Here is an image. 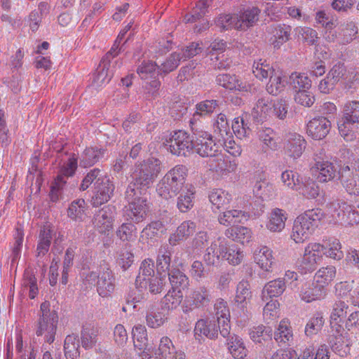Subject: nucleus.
I'll list each match as a JSON object with an SVG mask.
<instances>
[{
    "mask_svg": "<svg viewBox=\"0 0 359 359\" xmlns=\"http://www.w3.org/2000/svg\"><path fill=\"white\" fill-rule=\"evenodd\" d=\"M323 217V212L319 208L311 209L299 215L294 221L291 238L297 244L308 240Z\"/></svg>",
    "mask_w": 359,
    "mask_h": 359,
    "instance_id": "nucleus-1",
    "label": "nucleus"
},
{
    "mask_svg": "<svg viewBox=\"0 0 359 359\" xmlns=\"http://www.w3.org/2000/svg\"><path fill=\"white\" fill-rule=\"evenodd\" d=\"M187 175V169L184 165L175 166L158 183L157 194L166 200L174 198L183 190Z\"/></svg>",
    "mask_w": 359,
    "mask_h": 359,
    "instance_id": "nucleus-2",
    "label": "nucleus"
},
{
    "mask_svg": "<svg viewBox=\"0 0 359 359\" xmlns=\"http://www.w3.org/2000/svg\"><path fill=\"white\" fill-rule=\"evenodd\" d=\"M40 312L36 324V334L43 336L45 341L51 344L55 340L58 323L57 313L55 310L50 309V303L47 301L41 304Z\"/></svg>",
    "mask_w": 359,
    "mask_h": 359,
    "instance_id": "nucleus-3",
    "label": "nucleus"
},
{
    "mask_svg": "<svg viewBox=\"0 0 359 359\" xmlns=\"http://www.w3.org/2000/svg\"><path fill=\"white\" fill-rule=\"evenodd\" d=\"M161 170V161L157 158H150L136 165L131 177L136 179L141 186L149 187Z\"/></svg>",
    "mask_w": 359,
    "mask_h": 359,
    "instance_id": "nucleus-4",
    "label": "nucleus"
},
{
    "mask_svg": "<svg viewBox=\"0 0 359 359\" xmlns=\"http://www.w3.org/2000/svg\"><path fill=\"white\" fill-rule=\"evenodd\" d=\"M359 123V101H350L344 104L343 116L338 123L339 133L348 141L353 137L351 127Z\"/></svg>",
    "mask_w": 359,
    "mask_h": 359,
    "instance_id": "nucleus-5",
    "label": "nucleus"
},
{
    "mask_svg": "<svg viewBox=\"0 0 359 359\" xmlns=\"http://www.w3.org/2000/svg\"><path fill=\"white\" fill-rule=\"evenodd\" d=\"M194 149L202 157H213L219 152V146L214 142L210 134L198 128L192 126Z\"/></svg>",
    "mask_w": 359,
    "mask_h": 359,
    "instance_id": "nucleus-6",
    "label": "nucleus"
},
{
    "mask_svg": "<svg viewBox=\"0 0 359 359\" xmlns=\"http://www.w3.org/2000/svg\"><path fill=\"white\" fill-rule=\"evenodd\" d=\"M77 166V158L73 154L60 168L59 174L50 187V198L53 202H56L59 199L61 191L66 184L65 177L72 176L75 173Z\"/></svg>",
    "mask_w": 359,
    "mask_h": 359,
    "instance_id": "nucleus-7",
    "label": "nucleus"
},
{
    "mask_svg": "<svg viewBox=\"0 0 359 359\" xmlns=\"http://www.w3.org/2000/svg\"><path fill=\"white\" fill-rule=\"evenodd\" d=\"M149 210L147 199L137 198L125 206L123 216L126 221L137 224L146 219Z\"/></svg>",
    "mask_w": 359,
    "mask_h": 359,
    "instance_id": "nucleus-8",
    "label": "nucleus"
},
{
    "mask_svg": "<svg viewBox=\"0 0 359 359\" xmlns=\"http://www.w3.org/2000/svg\"><path fill=\"white\" fill-rule=\"evenodd\" d=\"M94 184V194L91 199L93 207H99L108 202L114 196L115 185L109 177L107 176Z\"/></svg>",
    "mask_w": 359,
    "mask_h": 359,
    "instance_id": "nucleus-9",
    "label": "nucleus"
},
{
    "mask_svg": "<svg viewBox=\"0 0 359 359\" xmlns=\"http://www.w3.org/2000/svg\"><path fill=\"white\" fill-rule=\"evenodd\" d=\"M194 138L190 140L188 134L182 130L176 131L168 141V146L172 154L187 156L194 149Z\"/></svg>",
    "mask_w": 359,
    "mask_h": 359,
    "instance_id": "nucleus-10",
    "label": "nucleus"
},
{
    "mask_svg": "<svg viewBox=\"0 0 359 359\" xmlns=\"http://www.w3.org/2000/svg\"><path fill=\"white\" fill-rule=\"evenodd\" d=\"M210 302V294L208 288L200 286L193 290L190 294L187 296L182 310L184 313H189L194 309L206 306Z\"/></svg>",
    "mask_w": 359,
    "mask_h": 359,
    "instance_id": "nucleus-11",
    "label": "nucleus"
},
{
    "mask_svg": "<svg viewBox=\"0 0 359 359\" xmlns=\"http://www.w3.org/2000/svg\"><path fill=\"white\" fill-rule=\"evenodd\" d=\"M115 210L114 206L108 205L95 213L93 224L99 232L103 233L112 229Z\"/></svg>",
    "mask_w": 359,
    "mask_h": 359,
    "instance_id": "nucleus-12",
    "label": "nucleus"
},
{
    "mask_svg": "<svg viewBox=\"0 0 359 359\" xmlns=\"http://www.w3.org/2000/svg\"><path fill=\"white\" fill-rule=\"evenodd\" d=\"M339 180L351 195H359V176L353 168L344 165L340 167L339 172Z\"/></svg>",
    "mask_w": 359,
    "mask_h": 359,
    "instance_id": "nucleus-13",
    "label": "nucleus"
},
{
    "mask_svg": "<svg viewBox=\"0 0 359 359\" xmlns=\"http://www.w3.org/2000/svg\"><path fill=\"white\" fill-rule=\"evenodd\" d=\"M215 316L217 317L219 333L223 337H227L230 334V312L227 303L222 299H219L215 304Z\"/></svg>",
    "mask_w": 359,
    "mask_h": 359,
    "instance_id": "nucleus-14",
    "label": "nucleus"
},
{
    "mask_svg": "<svg viewBox=\"0 0 359 359\" xmlns=\"http://www.w3.org/2000/svg\"><path fill=\"white\" fill-rule=\"evenodd\" d=\"M331 128V122L324 116L313 118L307 123L306 133L313 140L325 138Z\"/></svg>",
    "mask_w": 359,
    "mask_h": 359,
    "instance_id": "nucleus-15",
    "label": "nucleus"
},
{
    "mask_svg": "<svg viewBox=\"0 0 359 359\" xmlns=\"http://www.w3.org/2000/svg\"><path fill=\"white\" fill-rule=\"evenodd\" d=\"M306 146V142L301 135L292 133H289L285 139L284 150L285 154L293 158L302 156Z\"/></svg>",
    "mask_w": 359,
    "mask_h": 359,
    "instance_id": "nucleus-16",
    "label": "nucleus"
},
{
    "mask_svg": "<svg viewBox=\"0 0 359 359\" xmlns=\"http://www.w3.org/2000/svg\"><path fill=\"white\" fill-rule=\"evenodd\" d=\"M316 161L312 169L316 172L317 180L320 182H327L335 177L337 169L334 164L327 161H321V158L315 155Z\"/></svg>",
    "mask_w": 359,
    "mask_h": 359,
    "instance_id": "nucleus-17",
    "label": "nucleus"
},
{
    "mask_svg": "<svg viewBox=\"0 0 359 359\" xmlns=\"http://www.w3.org/2000/svg\"><path fill=\"white\" fill-rule=\"evenodd\" d=\"M209 160L210 170L219 173L231 172L236 170L237 164L229 156L216 153V156Z\"/></svg>",
    "mask_w": 359,
    "mask_h": 359,
    "instance_id": "nucleus-18",
    "label": "nucleus"
},
{
    "mask_svg": "<svg viewBox=\"0 0 359 359\" xmlns=\"http://www.w3.org/2000/svg\"><path fill=\"white\" fill-rule=\"evenodd\" d=\"M165 231L161 221H154L148 224L142 231L140 241L142 245H154L157 238Z\"/></svg>",
    "mask_w": 359,
    "mask_h": 359,
    "instance_id": "nucleus-19",
    "label": "nucleus"
},
{
    "mask_svg": "<svg viewBox=\"0 0 359 359\" xmlns=\"http://www.w3.org/2000/svg\"><path fill=\"white\" fill-rule=\"evenodd\" d=\"M260 10L255 6L248 7L243 11H240L237 14L239 20L238 26H236L238 30H246L248 28L252 27L259 19Z\"/></svg>",
    "mask_w": 359,
    "mask_h": 359,
    "instance_id": "nucleus-20",
    "label": "nucleus"
},
{
    "mask_svg": "<svg viewBox=\"0 0 359 359\" xmlns=\"http://www.w3.org/2000/svg\"><path fill=\"white\" fill-rule=\"evenodd\" d=\"M115 289V278L112 271L107 269L100 273L97 281V291L103 297L109 296Z\"/></svg>",
    "mask_w": 359,
    "mask_h": 359,
    "instance_id": "nucleus-21",
    "label": "nucleus"
},
{
    "mask_svg": "<svg viewBox=\"0 0 359 359\" xmlns=\"http://www.w3.org/2000/svg\"><path fill=\"white\" fill-rule=\"evenodd\" d=\"M326 288L313 281L304 285L301 292L302 299L306 302L320 300L326 296Z\"/></svg>",
    "mask_w": 359,
    "mask_h": 359,
    "instance_id": "nucleus-22",
    "label": "nucleus"
},
{
    "mask_svg": "<svg viewBox=\"0 0 359 359\" xmlns=\"http://www.w3.org/2000/svg\"><path fill=\"white\" fill-rule=\"evenodd\" d=\"M258 137L262 142V148L264 152L276 151L279 148V142L276 133L270 128H264L258 132Z\"/></svg>",
    "mask_w": 359,
    "mask_h": 359,
    "instance_id": "nucleus-23",
    "label": "nucleus"
},
{
    "mask_svg": "<svg viewBox=\"0 0 359 359\" xmlns=\"http://www.w3.org/2000/svg\"><path fill=\"white\" fill-rule=\"evenodd\" d=\"M287 215L284 210L276 208L269 217L266 228L272 232H280L285 226Z\"/></svg>",
    "mask_w": 359,
    "mask_h": 359,
    "instance_id": "nucleus-24",
    "label": "nucleus"
},
{
    "mask_svg": "<svg viewBox=\"0 0 359 359\" xmlns=\"http://www.w3.org/2000/svg\"><path fill=\"white\" fill-rule=\"evenodd\" d=\"M99 330L93 324H86L81 332V341L85 349L93 348L98 340Z\"/></svg>",
    "mask_w": 359,
    "mask_h": 359,
    "instance_id": "nucleus-25",
    "label": "nucleus"
},
{
    "mask_svg": "<svg viewBox=\"0 0 359 359\" xmlns=\"http://www.w3.org/2000/svg\"><path fill=\"white\" fill-rule=\"evenodd\" d=\"M216 81L219 86L231 90H247L245 84L235 75L219 74L216 78Z\"/></svg>",
    "mask_w": 359,
    "mask_h": 359,
    "instance_id": "nucleus-26",
    "label": "nucleus"
},
{
    "mask_svg": "<svg viewBox=\"0 0 359 359\" xmlns=\"http://www.w3.org/2000/svg\"><path fill=\"white\" fill-rule=\"evenodd\" d=\"M105 150L97 147H88L80 156V166L90 167L100 161L103 156Z\"/></svg>",
    "mask_w": 359,
    "mask_h": 359,
    "instance_id": "nucleus-27",
    "label": "nucleus"
},
{
    "mask_svg": "<svg viewBox=\"0 0 359 359\" xmlns=\"http://www.w3.org/2000/svg\"><path fill=\"white\" fill-rule=\"evenodd\" d=\"M246 219L244 212L239 210H229L223 212L218 216V222L220 224L226 226H235L241 223L243 220Z\"/></svg>",
    "mask_w": 359,
    "mask_h": 359,
    "instance_id": "nucleus-28",
    "label": "nucleus"
},
{
    "mask_svg": "<svg viewBox=\"0 0 359 359\" xmlns=\"http://www.w3.org/2000/svg\"><path fill=\"white\" fill-rule=\"evenodd\" d=\"M225 235L227 238L243 245L248 244L251 238L250 230L244 226L229 228L226 230Z\"/></svg>",
    "mask_w": 359,
    "mask_h": 359,
    "instance_id": "nucleus-29",
    "label": "nucleus"
},
{
    "mask_svg": "<svg viewBox=\"0 0 359 359\" xmlns=\"http://www.w3.org/2000/svg\"><path fill=\"white\" fill-rule=\"evenodd\" d=\"M64 352L67 359H79L80 342L76 335L69 334L64 341Z\"/></svg>",
    "mask_w": 359,
    "mask_h": 359,
    "instance_id": "nucleus-30",
    "label": "nucleus"
},
{
    "mask_svg": "<svg viewBox=\"0 0 359 359\" xmlns=\"http://www.w3.org/2000/svg\"><path fill=\"white\" fill-rule=\"evenodd\" d=\"M252 297L250 285L247 281H241L236 287L235 303L238 306L244 309L247 306Z\"/></svg>",
    "mask_w": 359,
    "mask_h": 359,
    "instance_id": "nucleus-31",
    "label": "nucleus"
},
{
    "mask_svg": "<svg viewBox=\"0 0 359 359\" xmlns=\"http://www.w3.org/2000/svg\"><path fill=\"white\" fill-rule=\"evenodd\" d=\"M327 341L332 351L339 355L344 357L349 352L348 335L329 337Z\"/></svg>",
    "mask_w": 359,
    "mask_h": 359,
    "instance_id": "nucleus-32",
    "label": "nucleus"
},
{
    "mask_svg": "<svg viewBox=\"0 0 359 359\" xmlns=\"http://www.w3.org/2000/svg\"><path fill=\"white\" fill-rule=\"evenodd\" d=\"M218 325L208 319H201L197 321L195 326L196 334L204 335L210 339H215L218 335Z\"/></svg>",
    "mask_w": 359,
    "mask_h": 359,
    "instance_id": "nucleus-33",
    "label": "nucleus"
},
{
    "mask_svg": "<svg viewBox=\"0 0 359 359\" xmlns=\"http://www.w3.org/2000/svg\"><path fill=\"white\" fill-rule=\"evenodd\" d=\"M109 64L105 60H102L99 65L95 72L93 74V84L95 87H100L104 83H108L111 77L112 74L109 71Z\"/></svg>",
    "mask_w": 359,
    "mask_h": 359,
    "instance_id": "nucleus-34",
    "label": "nucleus"
},
{
    "mask_svg": "<svg viewBox=\"0 0 359 359\" xmlns=\"http://www.w3.org/2000/svg\"><path fill=\"white\" fill-rule=\"evenodd\" d=\"M254 258L262 269L268 271L273 263V252L271 248H258L254 252Z\"/></svg>",
    "mask_w": 359,
    "mask_h": 359,
    "instance_id": "nucleus-35",
    "label": "nucleus"
},
{
    "mask_svg": "<svg viewBox=\"0 0 359 359\" xmlns=\"http://www.w3.org/2000/svg\"><path fill=\"white\" fill-rule=\"evenodd\" d=\"M56 232L54 227L50 223H46L40 230L39 243L38 247H49L51 244V240L53 236H55ZM60 235L57 238L55 237V245H60Z\"/></svg>",
    "mask_w": 359,
    "mask_h": 359,
    "instance_id": "nucleus-36",
    "label": "nucleus"
},
{
    "mask_svg": "<svg viewBox=\"0 0 359 359\" xmlns=\"http://www.w3.org/2000/svg\"><path fill=\"white\" fill-rule=\"evenodd\" d=\"M158 276H152L149 278H144L140 284L144 285L146 290L151 294H156L162 292L165 283V278L167 276H163L161 274H158Z\"/></svg>",
    "mask_w": 359,
    "mask_h": 359,
    "instance_id": "nucleus-37",
    "label": "nucleus"
},
{
    "mask_svg": "<svg viewBox=\"0 0 359 359\" xmlns=\"http://www.w3.org/2000/svg\"><path fill=\"white\" fill-rule=\"evenodd\" d=\"M336 269L334 266H327L320 269L315 274L313 280L323 287L325 288L334 280Z\"/></svg>",
    "mask_w": 359,
    "mask_h": 359,
    "instance_id": "nucleus-38",
    "label": "nucleus"
},
{
    "mask_svg": "<svg viewBox=\"0 0 359 359\" xmlns=\"http://www.w3.org/2000/svg\"><path fill=\"white\" fill-rule=\"evenodd\" d=\"M183 299V294L180 290L172 288L164 296L162 303L164 307L168 310L177 308Z\"/></svg>",
    "mask_w": 359,
    "mask_h": 359,
    "instance_id": "nucleus-39",
    "label": "nucleus"
},
{
    "mask_svg": "<svg viewBox=\"0 0 359 359\" xmlns=\"http://www.w3.org/2000/svg\"><path fill=\"white\" fill-rule=\"evenodd\" d=\"M272 105L267 99H259L253 107V116L260 120L266 119L272 115Z\"/></svg>",
    "mask_w": 359,
    "mask_h": 359,
    "instance_id": "nucleus-40",
    "label": "nucleus"
},
{
    "mask_svg": "<svg viewBox=\"0 0 359 359\" xmlns=\"http://www.w3.org/2000/svg\"><path fill=\"white\" fill-rule=\"evenodd\" d=\"M319 248H306L302 257V266L306 271H313L321 258Z\"/></svg>",
    "mask_w": 359,
    "mask_h": 359,
    "instance_id": "nucleus-41",
    "label": "nucleus"
},
{
    "mask_svg": "<svg viewBox=\"0 0 359 359\" xmlns=\"http://www.w3.org/2000/svg\"><path fill=\"white\" fill-rule=\"evenodd\" d=\"M132 334L134 346L136 349H144L147 347V331L144 325H135L133 329Z\"/></svg>",
    "mask_w": 359,
    "mask_h": 359,
    "instance_id": "nucleus-42",
    "label": "nucleus"
},
{
    "mask_svg": "<svg viewBox=\"0 0 359 359\" xmlns=\"http://www.w3.org/2000/svg\"><path fill=\"white\" fill-rule=\"evenodd\" d=\"M229 351L236 359H243L248 353V350L243 339L238 337H232L229 343Z\"/></svg>",
    "mask_w": 359,
    "mask_h": 359,
    "instance_id": "nucleus-43",
    "label": "nucleus"
},
{
    "mask_svg": "<svg viewBox=\"0 0 359 359\" xmlns=\"http://www.w3.org/2000/svg\"><path fill=\"white\" fill-rule=\"evenodd\" d=\"M276 71L265 61L259 60L254 62L252 65V72L254 75L259 80L266 79L270 77L271 74Z\"/></svg>",
    "mask_w": 359,
    "mask_h": 359,
    "instance_id": "nucleus-44",
    "label": "nucleus"
},
{
    "mask_svg": "<svg viewBox=\"0 0 359 359\" xmlns=\"http://www.w3.org/2000/svg\"><path fill=\"white\" fill-rule=\"evenodd\" d=\"M290 83L292 87L298 90L310 89L311 80L304 73L293 72L290 76Z\"/></svg>",
    "mask_w": 359,
    "mask_h": 359,
    "instance_id": "nucleus-45",
    "label": "nucleus"
},
{
    "mask_svg": "<svg viewBox=\"0 0 359 359\" xmlns=\"http://www.w3.org/2000/svg\"><path fill=\"white\" fill-rule=\"evenodd\" d=\"M86 201L79 198L72 202L68 209V216L75 220H82L85 216Z\"/></svg>",
    "mask_w": 359,
    "mask_h": 359,
    "instance_id": "nucleus-46",
    "label": "nucleus"
},
{
    "mask_svg": "<svg viewBox=\"0 0 359 359\" xmlns=\"http://www.w3.org/2000/svg\"><path fill=\"white\" fill-rule=\"evenodd\" d=\"M324 318L323 316L318 313L309 319L305 326V334L308 337H312L318 333L323 327Z\"/></svg>",
    "mask_w": 359,
    "mask_h": 359,
    "instance_id": "nucleus-47",
    "label": "nucleus"
},
{
    "mask_svg": "<svg viewBox=\"0 0 359 359\" xmlns=\"http://www.w3.org/2000/svg\"><path fill=\"white\" fill-rule=\"evenodd\" d=\"M292 338V332L287 320H283L280 322L277 331L275 332L274 339L278 343L285 344Z\"/></svg>",
    "mask_w": 359,
    "mask_h": 359,
    "instance_id": "nucleus-48",
    "label": "nucleus"
},
{
    "mask_svg": "<svg viewBox=\"0 0 359 359\" xmlns=\"http://www.w3.org/2000/svg\"><path fill=\"white\" fill-rule=\"evenodd\" d=\"M182 60L181 54L175 51L172 53L161 66H158V72L167 74L174 71Z\"/></svg>",
    "mask_w": 359,
    "mask_h": 359,
    "instance_id": "nucleus-49",
    "label": "nucleus"
},
{
    "mask_svg": "<svg viewBox=\"0 0 359 359\" xmlns=\"http://www.w3.org/2000/svg\"><path fill=\"white\" fill-rule=\"evenodd\" d=\"M209 198L212 205L219 208L230 203L231 196L224 190L215 189L210 192Z\"/></svg>",
    "mask_w": 359,
    "mask_h": 359,
    "instance_id": "nucleus-50",
    "label": "nucleus"
},
{
    "mask_svg": "<svg viewBox=\"0 0 359 359\" xmlns=\"http://www.w3.org/2000/svg\"><path fill=\"white\" fill-rule=\"evenodd\" d=\"M220 255L232 265L239 264L244 257L243 251L241 248H222Z\"/></svg>",
    "mask_w": 359,
    "mask_h": 359,
    "instance_id": "nucleus-51",
    "label": "nucleus"
},
{
    "mask_svg": "<svg viewBox=\"0 0 359 359\" xmlns=\"http://www.w3.org/2000/svg\"><path fill=\"white\" fill-rule=\"evenodd\" d=\"M285 87V81L282 79L280 73L276 72L269 77V81L266 85V90L269 93L276 95L281 92Z\"/></svg>",
    "mask_w": 359,
    "mask_h": 359,
    "instance_id": "nucleus-52",
    "label": "nucleus"
},
{
    "mask_svg": "<svg viewBox=\"0 0 359 359\" xmlns=\"http://www.w3.org/2000/svg\"><path fill=\"white\" fill-rule=\"evenodd\" d=\"M167 276H168L170 284L174 289L177 290L178 287L184 288L188 285V278L184 273L177 269H173L167 274Z\"/></svg>",
    "mask_w": 359,
    "mask_h": 359,
    "instance_id": "nucleus-53",
    "label": "nucleus"
},
{
    "mask_svg": "<svg viewBox=\"0 0 359 359\" xmlns=\"http://www.w3.org/2000/svg\"><path fill=\"white\" fill-rule=\"evenodd\" d=\"M296 190L308 198H315L319 195V187L311 180L299 184Z\"/></svg>",
    "mask_w": 359,
    "mask_h": 359,
    "instance_id": "nucleus-54",
    "label": "nucleus"
},
{
    "mask_svg": "<svg viewBox=\"0 0 359 359\" xmlns=\"http://www.w3.org/2000/svg\"><path fill=\"white\" fill-rule=\"evenodd\" d=\"M250 338L256 343H262L271 339L272 329L269 327L258 325L253 327L250 332Z\"/></svg>",
    "mask_w": 359,
    "mask_h": 359,
    "instance_id": "nucleus-55",
    "label": "nucleus"
},
{
    "mask_svg": "<svg viewBox=\"0 0 359 359\" xmlns=\"http://www.w3.org/2000/svg\"><path fill=\"white\" fill-rule=\"evenodd\" d=\"M218 105V101L216 100H206L200 102L196 105V111L194 114V117L211 114Z\"/></svg>",
    "mask_w": 359,
    "mask_h": 359,
    "instance_id": "nucleus-56",
    "label": "nucleus"
},
{
    "mask_svg": "<svg viewBox=\"0 0 359 359\" xmlns=\"http://www.w3.org/2000/svg\"><path fill=\"white\" fill-rule=\"evenodd\" d=\"M195 194L194 191L188 189L187 192L182 193L177 198V207L182 212H187L194 205L193 198Z\"/></svg>",
    "mask_w": 359,
    "mask_h": 359,
    "instance_id": "nucleus-57",
    "label": "nucleus"
},
{
    "mask_svg": "<svg viewBox=\"0 0 359 359\" xmlns=\"http://www.w3.org/2000/svg\"><path fill=\"white\" fill-rule=\"evenodd\" d=\"M285 283L280 279L274 280L268 283L264 290L263 295L265 297L266 294L269 297H278L285 290Z\"/></svg>",
    "mask_w": 359,
    "mask_h": 359,
    "instance_id": "nucleus-58",
    "label": "nucleus"
},
{
    "mask_svg": "<svg viewBox=\"0 0 359 359\" xmlns=\"http://www.w3.org/2000/svg\"><path fill=\"white\" fill-rule=\"evenodd\" d=\"M22 284L23 287L29 289V297L30 299H34L38 294V287L36 278L33 271L29 269L25 271Z\"/></svg>",
    "mask_w": 359,
    "mask_h": 359,
    "instance_id": "nucleus-59",
    "label": "nucleus"
},
{
    "mask_svg": "<svg viewBox=\"0 0 359 359\" xmlns=\"http://www.w3.org/2000/svg\"><path fill=\"white\" fill-rule=\"evenodd\" d=\"M175 353V348L171 339L168 337H163L160 339L156 354L161 358L167 359Z\"/></svg>",
    "mask_w": 359,
    "mask_h": 359,
    "instance_id": "nucleus-60",
    "label": "nucleus"
},
{
    "mask_svg": "<svg viewBox=\"0 0 359 359\" xmlns=\"http://www.w3.org/2000/svg\"><path fill=\"white\" fill-rule=\"evenodd\" d=\"M291 27L285 25H278L274 32L275 40L273 44L275 48H279L283 43L289 40Z\"/></svg>",
    "mask_w": 359,
    "mask_h": 359,
    "instance_id": "nucleus-61",
    "label": "nucleus"
},
{
    "mask_svg": "<svg viewBox=\"0 0 359 359\" xmlns=\"http://www.w3.org/2000/svg\"><path fill=\"white\" fill-rule=\"evenodd\" d=\"M165 313L159 311H150L146 316L147 325L151 328H158L167 321Z\"/></svg>",
    "mask_w": 359,
    "mask_h": 359,
    "instance_id": "nucleus-62",
    "label": "nucleus"
},
{
    "mask_svg": "<svg viewBox=\"0 0 359 359\" xmlns=\"http://www.w3.org/2000/svg\"><path fill=\"white\" fill-rule=\"evenodd\" d=\"M148 188L141 186L136 179H133L126 189L125 197L128 202L134 201L137 198H143L141 196L142 191Z\"/></svg>",
    "mask_w": 359,
    "mask_h": 359,
    "instance_id": "nucleus-63",
    "label": "nucleus"
},
{
    "mask_svg": "<svg viewBox=\"0 0 359 359\" xmlns=\"http://www.w3.org/2000/svg\"><path fill=\"white\" fill-rule=\"evenodd\" d=\"M231 128L236 136L239 139L247 137L251 133L248 123L241 117H237L233 120Z\"/></svg>",
    "mask_w": 359,
    "mask_h": 359,
    "instance_id": "nucleus-64",
    "label": "nucleus"
}]
</instances>
